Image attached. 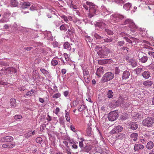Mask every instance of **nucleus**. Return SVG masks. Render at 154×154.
I'll return each mask as SVG.
<instances>
[{
  "instance_id": "obj_41",
  "label": "nucleus",
  "mask_w": 154,
  "mask_h": 154,
  "mask_svg": "<svg viewBox=\"0 0 154 154\" xmlns=\"http://www.w3.org/2000/svg\"><path fill=\"white\" fill-rule=\"evenodd\" d=\"M143 70H144L143 69V68H137L135 70L137 74H139L140 73L143 71Z\"/></svg>"
},
{
  "instance_id": "obj_38",
  "label": "nucleus",
  "mask_w": 154,
  "mask_h": 154,
  "mask_svg": "<svg viewBox=\"0 0 154 154\" xmlns=\"http://www.w3.org/2000/svg\"><path fill=\"white\" fill-rule=\"evenodd\" d=\"M83 78L84 81L87 83H89L90 82V75H83Z\"/></svg>"
},
{
  "instance_id": "obj_50",
  "label": "nucleus",
  "mask_w": 154,
  "mask_h": 154,
  "mask_svg": "<svg viewBox=\"0 0 154 154\" xmlns=\"http://www.w3.org/2000/svg\"><path fill=\"white\" fill-rule=\"evenodd\" d=\"M32 134H31V131H30L27 133L25 134V137L26 138H28L30 137H32Z\"/></svg>"
},
{
  "instance_id": "obj_61",
  "label": "nucleus",
  "mask_w": 154,
  "mask_h": 154,
  "mask_svg": "<svg viewBox=\"0 0 154 154\" xmlns=\"http://www.w3.org/2000/svg\"><path fill=\"white\" fill-rule=\"evenodd\" d=\"M65 150L66 151V153L67 154H71L72 153L71 152L70 149L69 148V147H67L66 148Z\"/></svg>"
},
{
  "instance_id": "obj_6",
  "label": "nucleus",
  "mask_w": 154,
  "mask_h": 154,
  "mask_svg": "<svg viewBox=\"0 0 154 154\" xmlns=\"http://www.w3.org/2000/svg\"><path fill=\"white\" fill-rule=\"evenodd\" d=\"M114 74L111 72H108L106 73L103 75L101 79V82L103 83L107 82H108L114 78Z\"/></svg>"
},
{
  "instance_id": "obj_44",
  "label": "nucleus",
  "mask_w": 154,
  "mask_h": 154,
  "mask_svg": "<svg viewBox=\"0 0 154 154\" xmlns=\"http://www.w3.org/2000/svg\"><path fill=\"white\" fill-rule=\"evenodd\" d=\"M83 149L85 151L87 152H88L91 149L90 147L88 146H85Z\"/></svg>"
},
{
  "instance_id": "obj_32",
  "label": "nucleus",
  "mask_w": 154,
  "mask_h": 154,
  "mask_svg": "<svg viewBox=\"0 0 154 154\" xmlns=\"http://www.w3.org/2000/svg\"><path fill=\"white\" fill-rule=\"evenodd\" d=\"M147 60L148 57L146 56H144L140 58H139V59L140 61L142 63H146L147 61Z\"/></svg>"
},
{
  "instance_id": "obj_17",
  "label": "nucleus",
  "mask_w": 154,
  "mask_h": 154,
  "mask_svg": "<svg viewBox=\"0 0 154 154\" xmlns=\"http://www.w3.org/2000/svg\"><path fill=\"white\" fill-rule=\"evenodd\" d=\"M142 74L143 77L146 79H148L150 77V73L148 71H145L143 72Z\"/></svg>"
},
{
  "instance_id": "obj_21",
  "label": "nucleus",
  "mask_w": 154,
  "mask_h": 154,
  "mask_svg": "<svg viewBox=\"0 0 154 154\" xmlns=\"http://www.w3.org/2000/svg\"><path fill=\"white\" fill-rule=\"evenodd\" d=\"M138 137V134L136 133H133L130 136V137L133 139V140L134 141H137Z\"/></svg>"
},
{
  "instance_id": "obj_64",
  "label": "nucleus",
  "mask_w": 154,
  "mask_h": 154,
  "mask_svg": "<svg viewBox=\"0 0 154 154\" xmlns=\"http://www.w3.org/2000/svg\"><path fill=\"white\" fill-rule=\"evenodd\" d=\"M22 118V116L20 115H15L14 116V119H20Z\"/></svg>"
},
{
  "instance_id": "obj_58",
  "label": "nucleus",
  "mask_w": 154,
  "mask_h": 154,
  "mask_svg": "<svg viewBox=\"0 0 154 154\" xmlns=\"http://www.w3.org/2000/svg\"><path fill=\"white\" fill-rule=\"evenodd\" d=\"M83 140H82L80 142H79V146L81 149H83L84 147L83 142Z\"/></svg>"
},
{
  "instance_id": "obj_13",
  "label": "nucleus",
  "mask_w": 154,
  "mask_h": 154,
  "mask_svg": "<svg viewBox=\"0 0 154 154\" xmlns=\"http://www.w3.org/2000/svg\"><path fill=\"white\" fill-rule=\"evenodd\" d=\"M144 146L141 144H136L134 146V150L135 151H138L144 149Z\"/></svg>"
},
{
  "instance_id": "obj_16",
  "label": "nucleus",
  "mask_w": 154,
  "mask_h": 154,
  "mask_svg": "<svg viewBox=\"0 0 154 154\" xmlns=\"http://www.w3.org/2000/svg\"><path fill=\"white\" fill-rule=\"evenodd\" d=\"M104 70L103 67H100L97 69L96 75L99 77H100L101 75L103 73Z\"/></svg>"
},
{
  "instance_id": "obj_7",
  "label": "nucleus",
  "mask_w": 154,
  "mask_h": 154,
  "mask_svg": "<svg viewBox=\"0 0 154 154\" xmlns=\"http://www.w3.org/2000/svg\"><path fill=\"white\" fill-rule=\"evenodd\" d=\"M127 24L128 25L129 27L131 28V31L134 32L135 30L137 29V27L131 19H128L125 20L123 25H126Z\"/></svg>"
},
{
  "instance_id": "obj_33",
  "label": "nucleus",
  "mask_w": 154,
  "mask_h": 154,
  "mask_svg": "<svg viewBox=\"0 0 154 154\" xmlns=\"http://www.w3.org/2000/svg\"><path fill=\"white\" fill-rule=\"evenodd\" d=\"M65 118L67 122L70 123V118L69 113L66 110L65 111Z\"/></svg>"
},
{
  "instance_id": "obj_8",
  "label": "nucleus",
  "mask_w": 154,
  "mask_h": 154,
  "mask_svg": "<svg viewBox=\"0 0 154 154\" xmlns=\"http://www.w3.org/2000/svg\"><path fill=\"white\" fill-rule=\"evenodd\" d=\"M118 116L117 112L112 111L109 113L108 118L109 120L113 121L117 119Z\"/></svg>"
},
{
  "instance_id": "obj_31",
  "label": "nucleus",
  "mask_w": 154,
  "mask_h": 154,
  "mask_svg": "<svg viewBox=\"0 0 154 154\" xmlns=\"http://www.w3.org/2000/svg\"><path fill=\"white\" fill-rule=\"evenodd\" d=\"M107 97L109 98H112L113 96V92L112 90H109L107 92Z\"/></svg>"
},
{
  "instance_id": "obj_47",
  "label": "nucleus",
  "mask_w": 154,
  "mask_h": 154,
  "mask_svg": "<svg viewBox=\"0 0 154 154\" xmlns=\"http://www.w3.org/2000/svg\"><path fill=\"white\" fill-rule=\"evenodd\" d=\"M50 152L51 154H63L62 152H60V151H58L56 152L53 151L52 149H50Z\"/></svg>"
},
{
  "instance_id": "obj_5",
  "label": "nucleus",
  "mask_w": 154,
  "mask_h": 154,
  "mask_svg": "<svg viewBox=\"0 0 154 154\" xmlns=\"http://www.w3.org/2000/svg\"><path fill=\"white\" fill-rule=\"evenodd\" d=\"M154 123V118L151 117H148L144 119L142 122L144 126L148 127H151Z\"/></svg>"
},
{
  "instance_id": "obj_36",
  "label": "nucleus",
  "mask_w": 154,
  "mask_h": 154,
  "mask_svg": "<svg viewBox=\"0 0 154 154\" xmlns=\"http://www.w3.org/2000/svg\"><path fill=\"white\" fill-rule=\"evenodd\" d=\"M30 4L29 2H24L22 5V8L23 9H25L30 6Z\"/></svg>"
},
{
  "instance_id": "obj_53",
  "label": "nucleus",
  "mask_w": 154,
  "mask_h": 154,
  "mask_svg": "<svg viewBox=\"0 0 154 154\" xmlns=\"http://www.w3.org/2000/svg\"><path fill=\"white\" fill-rule=\"evenodd\" d=\"M86 106L84 105H82L80 107L79 109V112H81L82 110H85V109Z\"/></svg>"
},
{
  "instance_id": "obj_15",
  "label": "nucleus",
  "mask_w": 154,
  "mask_h": 154,
  "mask_svg": "<svg viewBox=\"0 0 154 154\" xmlns=\"http://www.w3.org/2000/svg\"><path fill=\"white\" fill-rule=\"evenodd\" d=\"M13 140V137L11 136H7L2 138L1 139V140L5 142H9L12 141Z\"/></svg>"
},
{
  "instance_id": "obj_12",
  "label": "nucleus",
  "mask_w": 154,
  "mask_h": 154,
  "mask_svg": "<svg viewBox=\"0 0 154 154\" xmlns=\"http://www.w3.org/2000/svg\"><path fill=\"white\" fill-rule=\"evenodd\" d=\"M61 18L66 23H68L69 21H71L72 20V17L69 16L68 17L64 15H63L61 16Z\"/></svg>"
},
{
  "instance_id": "obj_56",
  "label": "nucleus",
  "mask_w": 154,
  "mask_h": 154,
  "mask_svg": "<svg viewBox=\"0 0 154 154\" xmlns=\"http://www.w3.org/2000/svg\"><path fill=\"white\" fill-rule=\"evenodd\" d=\"M54 23L56 26H58L60 24V22L59 20H56L54 21Z\"/></svg>"
},
{
  "instance_id": "obj_59",
  "label": "nucleus",
  "mask_w": 154,
  "mask_h": 154,
  "mask_svg": "<svg viewBox=\"0 0 154 154\" xmlns=\"http://www.w3.org/2000/svg\"><path fill=\"white\" fill-rule=\"evenodd\" d=\"M125 43V42L124 41H121L118 42L117 43V45L118 46H123Z\"/></svg>"
},
{
  "instance_id": "obj_48",
  "label": "nucleus",
  "mask_w": 154,
  "mask_h": 154,
  "mask_svg": "<svg viewBox=\"0 0 154 154\" xmlns=\"http://www.w3.org/2000/svg\"><path fill=\"white\" fill-rule=\"evenodd\" d=\"M69 25L70 24L69 23ZM69 26L70 27V29H68V33L70 34H72L74 32V30L73 29V28L72 27H71V26L69 25Z\"/></svg>"
},
{
  "instance_id": "obj_46",
  "label": "nucleus",
  "mask_w": 154,
  "mask_h": 154,
  "mask_svg": "<svg viewBox=\"0 0 154 154\" xmlns=\"http://www.w3.org/2000/svg\"><path fill=\"white\" fill-rule=\"evenodd\" d=\"M128 118V115L126 113H124L122 114V119L123 120H124Z\"/></svg>"
},
{
  "instance_id": "obj_23",
  "label": "nucleus",
  "mask_w": 154,
  "mask_h": 154,
  "mask_svg": "<svg viewBox=\"0 0 154 154\" xmlns=\"http://www.w3.org/2000/svg\"><path fill=\"white\" fill-rule=\"evenodd\" d=\"M57 59H59V58L56 57L52 59L51 62V66H54L58 64V61L57 60Z\"/></svg>"
},
{
  "instance_id": "obj_60",
  "label": "nucleus",
  "mask_w": 154,
  "mask_h": 154,
  "mask_svg": "<svg viewBox=\"0 0 154 154\" xmlns=\"http://www.w3.org/2000/svg\"><path fill=\"white\" fill-rule=\"evenodd\" d=\"M124 39H125L127 42L129 43H131L133 42V41L131 39H130L127 37H124Z\"/></svg>"
},
{
  "instance_id": "obj_27",
  "label": "nucleus",
  "mask_w": 154,
  "mask_h": 154,
  "mask_svg": "<svg viewBox=\"0 0 154 154\" xmlns=\"http://www.w3.org/2000/svg\"><path fill=\"white\" fill-rule=\"evenodd\" d=\"M143 84L145 86L149 87L152 85V82L151 81L147 80L146 81H143Z\"/></svg>"
},
{
  "instance_id": "obj_18",
  "label": "nucleus",
  "mask_w": 154,
  "mask_h": 154,
  "mask_svg": "<svg viewBox=\"0 0 154 154\" xmlns=\"http://www.w3.org/2000/svg\"><path fill=\"white\" fill-rule=\"evenodd\" d=\"M59 28L61 31L65 32L69 28V26L66 24H63L60 26Z\"/></svg>"
},
{
  "instance_id": "obj_30",
  "label": "nucleus",
  "mask_w": 154,
  "mask_h": 154,
  "mask_svg": "<svg viewBox=\"0 0 154 154\" xmlns=\"http://www.w3.org/2000/svg\"><path fill=\"white\" fill-rule=\"evenodd\" d=\"M124 100L121 97H119L118 100L116 101V104L118 105H120L121 104L123 103Z\"/></svg>"
},
{
  "instance_id": "obj_54",
  "label": "nucleus",
  "mask_w": 154,
  "mask_h": 154,
  "mask_svg": "<svg viewBox=\"0 0 154 154\" xmlns=\"http://www.w3.org/2000/svg\"><path fill=\"white\" fill-rule=\"evenodd\" d=\"M9 21L8 20L6 19L5 18H2L0 20V23H5Z\"/></svg>"
},
{
  "instance_id": "obj_14",
  "label": "nucleus",
  "mask_w": 154,
  "mask_h": 154,
  "mask_svg": "<svg viewBox=\"0 0 154 154\" xmlns=\"http://www.w3.org/2000/svg\"><path fill=\"white\" fill-rule=\"evenodd\" d=\"M112 60L111 59H104L100 60L99 61L98 63L99 64H104L107 63H112Z\"/></svg>"
},
{
  "instance_id": "obj_3",
  "label": "nucleus",
  "mask_w": 154,
  "mask_h": 154,
  "mask_svg": "<svg viewBox=\"0 0 154 154\" xmlns=\"http://www.w3.org/2000/svg\"><path fill=\"white\" fill-rule=\"evenodd\" d=\"M125 17L120 14H112L110 16V19L111 22H109L108 24L110 26V24L112 23H117L120 21L124 18H125Z\"/></svg>"
},
{
  "instance_id": "obj_42",
  "label": "nucleus",
  "mask_w": 154,
  "mask_h": 154,
  "mask_svg": "<svg viewBox=\"0 0 154 154\" xmlns=\"http://www.w3.org/2000/svg\"><path fill=\"white\" fill-rule=\"evenodd\" d=\"M125 137V134L123 133H120L117 136L116 138L118 139H122Z\"/></svg>"
},
{
  "instance_id": "obj_57",
  "label": "nucleus",
  "mask_w": 154,
  "mask_h": 154,
  "mask_svg": "<svg viewBox=\"0 0 154 154\" xmlns=\"http://www.w3.org/2000/svg\"><path fill=\"white\" fill-rule=\"evenodd\" d=\"M64 57L65 58L66 61H67L69 60V58L68 55L66 53H64L63 54Z\"/></svg>"
},
{
  "instance_id": "obj_9",
  "label": "nucleus",
  "mask_w": 154,
  "mask_h": 154,
  "mask_svg": "<svg viewBox=\"0 0 154 154\" xmlns=\"http://www.w3.org/2000/svg\"><path fill=\"white\" fill-rule=\"evenodd\" d=\"M100 11L101 14L104 17L106 16L107 15H109L112 13L103 5L101 6Z\"/></svg>"
},
{
  "instance_id": "obj_28",
  "label": "nucleus",
  "mask_w": 154,
  "mask_h": 154,
  "mask_svg": "<svg viewBox=\"0 0 154 154\" xmlns=\"http://www.w3.org/2000/svg\"><path fill=\"white\" fill-rule=\"evenodd\" d=\"M10 103L11 107L14 108L15 107L16 104L15 99L14 98H11L10 100Z\"/></svg>"
},
{
  "instance_id": "obj_62",
  "label": "nucleus",
  "mask_w": 154,
  "mask_h": 154,
  "mask_svg": "<svg viewBox=\"0 0 154 154\" xmlns=\"http://www.w3.org/2000/svg\"><path fill=\"white\" fill-rule=\"evenodd\" d=\"M115 73L116 74H118L120 72V70L119 69V68L117 67H116L115 69Z\"/></svg>"
},
{
  "instance_id": "obj_1",
  "label": "nucleus",
  "mask_w": 154,
  "mask_h": 154,
  "mask_svg": "<svg viewBox=\"0 0 154 154\" xmlns=\"http://www.w3.org/2000/svg\"><path fill=\"white\" fill-rule=\"evenodd\" d=\"M86 4L89 6V12L88 13V17L91 18L99 13V10L97 7L92 3L86 2Z\"/></svg>"
},
{
  "instance_id": "obj_10",
  "label": "nucleus",
  "mask_w": 154,
  "mask_h": 154,
  "mask_svg": "<svg viewBox=\"0 0 154 154\" xmlns=\"http://www.w3.org/2000/svg\"><path fill=\"white\" fill-rule=\"evenodd\" d=\"M69 7L73 11H75L77 8V6L75 5V2L73 0H70L67 2Z\"/></svg>"
},
{
  "instance_id": "obj_45",
  "label": "nucleus",
  "mask_w": 154,
  "mask_h": 154,
  "mask_svg": "<svg viewBox=\"0 0 154 154\" xmlns=\"http://www.w3.org/2000/svg\"><path fill=\"white\" fill-rule=\"evenodd\" d=\"M70 46V44L67 42H65L63 45V46L64 49H67L69 48Z\"/></svg>"
},
{
  "instance_id": "obj_35",
  "label": "nucleus",
  "mask_w": 154,
  "mask_h": 154,
  "mask_svg": "<svg viewBox=\"0 0 154 154\" xmlns=\"http://www.w3.org/2000/svg\"><path fill=\"white\" fill-rule=\"evenodd\" d=\"M83 70V75H87V76H89L90 75V74L89 73V72L88 71V69L85 68H82Z\"/></svg>"
},
{
  "instance_id": "obj_37",
  "label": "nucleus",
  "mask_w": 154,
  "mask_h": 154,
  "mask_svg": "<svg viewBox=\"0 0 154 154\" xmlns=\"http://www.w3.org/2000/svg\"><path fill=\"white\" fill-rule=\"evenodd\" d=\"M18 4V2L17 0H11V5L13 7L17 6Z\"/></svg>"
},
{
  "instance_id": "obj_25",
  "label": "nucleus",
  "mask_w": 154,
  "mask_h": 154,
  "mask_svg": "<svg viewBox=\"0 0 154 154\" xmlns=\"http://www.w3.org/2000/svg\"><path fill=\"white\" fill-rule=\"evenodd\" d=\"M154 146V143L152 141H149L146 145V147L148 149H152Z\"/></svg>"
},
{
  "instance_id": "obj_19",
  "label": "nucleus",
  "mask_w": 154,
  "mask_h": 154,
  "mask_svg": "<svg viewBox=\"0 0 154 154\" xmlns=\"http://www.w3.org/2000/svg\"><path fill=\"white\" fill-rule=\"evenodd\" d=\"M130 75L129 72L128 71H125L123 72L122 78L123 79H128Z\"/></svg>"
},
{
  "instance_id": "obj_49",
  "label": "nucleus",
  "mask_w": 154,
  "mask_h": 154,
  "mask_svg": "<svg viewBox=\"0 0 154 154\" xmlns=\"http://www.w3.org/2000/svg\"><path fill=\"white\" fill-rule=\"evenodd\" d=\"M105 31L106 34L108 35H112L113 34V32L109 29H105Z\"/></svg>"
},
{
  "instance_id": "obj_52",
  "label": "nucleus",
  "mask_w": 154,
  "mask_h": 154,
  "mask_svg": "<svg viewBox=\"0 0 154 154\" xmlns=\"http://www.w3.org/2000/svg\"><path fill=\"white\" fill-rule=\"evenodd\" d=\"M61 96V94L58 93L54 94L53 96L52 97L53 98H57L60 97Z\"/></svg>"
},
{
  "instance_id": "obj_55",
  "label": "nucleus",
  "mask_w": 154,
  "mask_h": 154,
  "mask_svg": "<svg viewBox=\"0 0 154 154\" xmlns=\"http://www.w3.org/2000/svg\"><path fill=\"white\" fill-rule=\"evenodd\" d=\"M9 70L11 71V72H14L16 73L17 72V70L14 68L13 67H11L9 68Z\"/></svg>"
},
{
  "instance_id": "obj_29",
  "label": "nucleus",
  "mask_w": 154,
  "mask_h": 154,
  "mask_svg": "<svg viewBox=\"0 0 154 154\" xmlns=\"http://www.w3.org/2000/svg\"><path fill=\"white\" fill-rule=\"evenodd\" d=\"M40 71L45 75V76L49 77L50 75L49 72L45 69L41 68L40 69Z\"/></svg>"
},
{
  "instance_id": "obj_22",
  "label": "nucleus",
  "mask_w": 154,
  "mask_h": 154,
  "mask_svg": "<svg viewBox=\"0 0 154 154\" xmlns=\"http://www.w3.org/2000/svg\"><path fill=\"white\" fill-rule=\"evenodd\" d=\"M86 131L88 136L90 137L93 134V131L89 125L88 126Z\"/></svg>"
},
{
  "instance_id": "obj_51",
  "label": "nucleus",
  "mask_w": 154,
  "mask_h": 154,
  "mask_svg": "<svg viewBox=\"0 0 154 154\" xmlns=\"http://www.w3.org/2000/svg\"><path fill=\"white\" fill-rule=\"evenodd\" d=\"M131 64L133 67H135L137 66V63L135 60H131Z\"/></svg>"
},
{
  "instance_id": "obj_26",
  "label": "nucleus",
  "mask_w": 154,
  "mask_h": 154,
  "mask_svg": "<svg viewBox=\"0 0 154 154\" xmlns=\"http://www.w3.org/2000/svg\"><path fill=\"white\" fill-rule=\"evenodd\" d=\"M45 37L47 38L48 39H52L53 37L52 36L51 32L50 31L46 32L44 33Z\"/></svg>"
},
{
  "instance_id": "obj_2",
  "label": "nucleus",
  "mask_w": 154,
  "mask_h": 154,
  "mask_svg": "<svg viewBox=\"0 0 154 154\" xmlns=\"http://www.w3.org/2000/svg\"><path fill=\"white\" fill-rule=\"evenodd\" d=\"M95 49L96 51H99L97 54L101 58H105L110 53L109 49L107 48L103 47L102 48L97 46Z\"/></svg>"
},
{
  "instance_id": "obj_11",
  "label": "nucleus",
  "mask_w": 154,
  "mask_h": 154,
  "mask_svg": "<svg viewBox=\"0 0 154 154\" xmlns=\"http://www.w3.org/2000/svg\"><path fill=\"white\" fill-rule=\"evenodd\" d=\"M95 26L96 29H97L96 28L97 27L101 29H103L106 27V24L103 22L100 21L97 22Z\"/></svg>"
},
{
  "instance_id": "obj_63",
  "label": "nucleus",
  "mask_w": 154,
  "mask_h": 154,
  "mask_svg": "<svg viewBox=\"0 0 154 154\" xmlns=\"http://www.w3.org/2000/svg\"><path fill=\"white\" fill-rule=\"evenodd\" d=\"M68 141H69V143L71 144H72L76 143L75 141L73 139H71L70 138L69 139Z\"/></svg>"
},
{
  "instance_id": "obj_39",
  "label": "nucleus",
  "mask_w": 154,
  "mask_h": 154,
  "mask_svg": "<svg viewBox=\"0 0 154 154\" xmlns=\"http://www.w3.org/2000/svg\"><path fill=\"white\" fill-rule=\"evenodd\" d=\"M35 92V91L31 90L26 93V95L28 96H32Z\"/></svg>"
},
{
  "instance_id": "obj_34",
  "label": "nucleus",
  "mask_w": 154,
  "mask_h": 154,
  "mask_svg": "<svg viewBox=\"0 0 154 154\" xmlns=\"http://www.w3.org/2000/svg\"><path fill=\"white\" fill-rule=\"evenodd\" d=\"M131 6V5L130 3H128L124 5L123 8L125 10L128 11L130 9Z\"/></svg>"
},
{
  "instance_id": "obj_43",
  "label": "nucleus",
  "mask_w": 154,
  "mask_h": 154,
  "mask_svg": "<svg viewBox=\"0 0 154 154\" xmlns=\"http://www.w3.org/2000/svg\"><path fill=\"white\" fill-rule=\"evenodd\" d=\"M118 133V131H117V130L115 128V127L113 129H112L109 132V134L111 135L115 134H117Z\"/></svg>"
},
{
  "instance_id": "obj_24",
  "label": "nucleus",
  "mask_w": 154,
  "mask_h": 154,
  "mask_svg": "<svg viewBox=\"0 0 154 154\" xmlns=\"http://www.w3.org/2000/svg\"><path fill=\"white\" fill-rule=\"evenodd\" d=\"M131 129L135 130L137 129L138 125L135 122H133L130 124Z\"/></svg>"
},
{
  "instance_id": "obj_20",
  "label": "nucleus",
  "mask_w": 154,
  "mask_h": 154,
  "mask_svg": "<svg viewBox=\"0 0 154 154\" xmlns=\"http://www.w3.org/2000/svg\"><path fill=\"white\" fill-rule=\"evenodd\" d=\"M15 144L14 143H7L4 144L2 145V146L3 148H12L14 147Z\"/></svg>"
},
{
  "instance_id": "obj_4",
  "label": "nucleus",
  "mask_w": 154,
  "mask_h": 154,
  "mask_svg": "<svg viewBox=\"0 0 154 154\" xmlns=\"http://www.w3.org/2000/svg\"><path fill=\"white\" fill-rule=\"evenodd\" d=\"M92 35L97 39H98L101 43H104L105 42L107 43L111 42L113 40V38L112 37H109L106 39H104L103 37L100 36L94 32L92 33Z\"/></svg>"
},
{
  "instance_id": "obj_40",
  "label": "nucleus",
  "mask_w": 154,
  "mask_h": 154,
  "mask_svg": "<svg viewBox=\"0 0 154 154\" xmlns=\"http://www.w3.org/2000/svg\"><path fill=\"white\" fill-rule=\"evenodd\" d=\"M115 127L118 133L121 132L123 129V127L120 125H118Z\"/></svg>"
}]
</instances>
